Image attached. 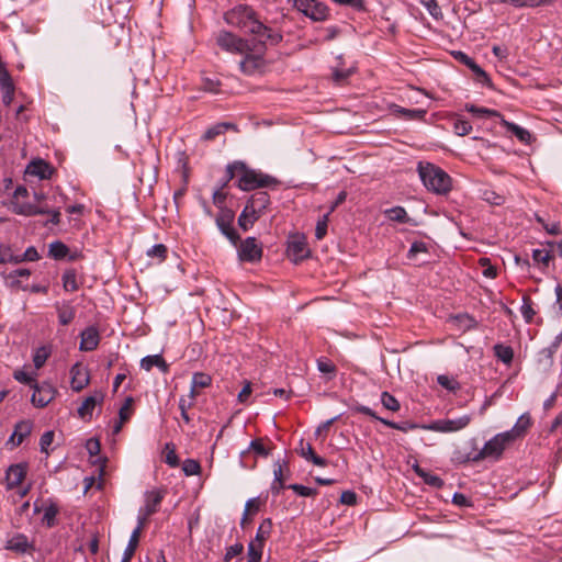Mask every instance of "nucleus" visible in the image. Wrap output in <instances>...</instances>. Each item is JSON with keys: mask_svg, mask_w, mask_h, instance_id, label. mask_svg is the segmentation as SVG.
Listing matches in <instances>:
<instances>
[{"mask_svg": "<svg viewBox=\"0 0 562 562\" xmlns=\"http://www.w3.org/2000/svg\"><path fill=\"white\" fill-rule=\"evenodd\" d=\"M224 20L228 25L250 34L260 49L268 45H278L283 38L279 31L263 24L254 8L247 4H239L228 10L224 14Z\"/></svg>", "mask_w": 562, "mask_h": 562, "instance_id": "1", "label": "nucleus"}, {"mask_svg": "<svg viewBox=\"0 0 562 562\" xmlns=\"http://www.w3.org/2000/svg\"><path fill=\"white\" fill-rule=\"evenodd\" d=\"M227 181L236 179V186L243 191L276 186L278 181L261 171L248 168L243 161H235L226 167Z\"/></svg>", "mask_w": 562, "mask_h": 562, "instance_id": "2", "label": "nucleus"}, {"mask_svg": "<svg viewBox=\"0 0 562 562\" xmlns=\"http://www.w3.org/2000/svg\"><path fill=\"white\" fill-rule=\"evenodd\" d=\"M417 170L423 184L429 191L446 194L451 190V178L441 168L430 162H419Z\"/></svg>", "mask_w": 562, "mask_h": 562, "instance_id": "3", "label": "nucleus"}, {"mask_svg": "<svg viewBox=\"0 0 562 562\" xmlns=\"http://www.w3.org/2000/svg\"><path fill=\"white\" fill-rule=\"evenodd\" d=\"M512 443L513 440L509 438L508 434H506L505 431L499 432L495 435L493 438H491L488 441H486L483 448L476 453H469L464 457L458 456L456 457V460H458L461 463L469 461L479 462L484 459L499 460L505 449L509 447Z\"/></svg>", "mask_w": 562, "mask_h": 562, "instance_id": "4", "label": "nucleus"}, {"mask_svg": "<svg viewBox=\"0 0 562 562\" xmlns=\"http://www.w3.org/2000/svg\"><path fill=\"white\" fill-rule=\"evenodd\" d=\"M288 2L314 22L326 21L329 16L328 7L318 0H288Z\"/></svg>", "mask_w": 562, "mask_h": 562, "instance_id": "5", "label": "nucleus"}, {"mask_svg": "<svg viewBox=\"0 0 562 562\" xmlns=\"http://www.w3.org/2000/svg\"><path fill=\"white\" fill-rule=\"evenodd\" d=\"M166 495L167 488L164 486L153 487L145 492L143 495V528L149 518L160 510Z\"/></svg>", "mask_w": 562, "mask_h": 562, "instance_id": "6", "label": "nucleus"}, {"mask_svg": "<svg viewBox=\"0 0 562 562\" xmlns=\"http://www.w3.org/2000/svg\"><path fill=\"white\" fill-rule=\"evenodd\" d=\"M13 213L23 216L49 215L47 223L58 225L60 222L59 209H50L48 204L33 205L31 203H14Z\"/></svg>", "mask_w": 562, "mask_h": 562, "instance_id": "7", "label": "nucleus"}, {"mask_svg": "<svg viewBox=\"0 0 562 562\" xmlns=\"http://www.w3.org/2000/svg\"><path fill=\"white\" fill-rule=\"evenodd\" d=\"M217 45L233 54H244L251 50L248 40L241 38L231 32L222 31L216 37Z\"/></svg>", "mask_w": 562, "mask_h": 562, "instance_id": "8", "label": "nucleus"}, {"mask_svg": "<svg viewBox=\"0 0 562 562\" xmlns=\"http://www.w3.org/2000/svg\"><path fill=\"white\" fill-rule=\"evenodd\" d=\"M472 420L471 415H462L454 419H438L428 425H423L422 428L437 432H456L464 429Z\"/></svg>", "mask_w": 562, "mask_h": 562, "instance_id": "9", "label": "nucleus"}, {"mask_svg": "<svg viewBox=\"0 0 562 562\" xmlns=\"http://www.w3.org/2000/svg\"><path fill=\"white\" fill-rule=\"evenodd\" d=\"M235 214L232 210L222 209L216 215L215 223L221 233L233 244L237 245L239 235L233 227Z\"/></svg>", "mask_w": 562, "mask_h": 562, "instance_id": "10", "label": "nucleus"}, {"mask_svg": "<svg viewBox=\"0 0 562 562\" xmlns=\"http://www.w3.org/2000/svg\"><path fill=\"white\" fill-rule=\"evenodd\" d=\"M255 48L258 52L257 54H252L251 52L254 49L251 48L250 52L243 54L244 58L239 61L240 70L247 76H251L258 71H261L265 66L262 54L266 50V47L263 49H260L258 47V43L256 42Z\"/></svg>", "mask_w": 562, "mask_h": 562, "instance_id": "11", "label": "nucleus"}, {"mask_svg": "<svg viewBox=\"0 0 562 562\" xmlns=\"http://www.w3.org/2000/svg\"><path fill=\"white\" fill-rule=\"evenodd\" d=\"M352 409L357 413L370 416L371 418L379 420L380 423H382L383 425H385L390 428L397 429L403 432H407L408 430L422 428V426H423V425H418V424H414V423H409V422L395 423V422L385 419L383 417L378 416L373 409H371L370 407H368L366 405H356Z\"/></svg>", "mask_w": 562, "mask_h": 562, "instance_id": "12", "label": "nucleus"}, {"mask_svg": "<svg viewBox=\"0 0 562 562\" xmlns=\"http://www.w3.org/2000/svg\"><path fill=\"white\" fill-rule=\"evenodd\" d=\"M240 261L257 262L262 257V247L255 237H247L237 249Z\"/></svg>", "mask_w": 562, "mask_h": 562, "instance_id": "13", "label": "nucleus"}, {"mask_svg": "<svg viewBox=\"0 0 562 562\" xmlns=\"http://www.w3.org/2000/svg\"><path fill=\"white\" fill-rule=\"evenodd\" d=\"M288 257L295 263L310 256V249L303 236H292L286 248Z\"/></svg>", "mask_w": 562, "mask_h": 562, "instance_id": "14", "label": "nucleus"}, {"mask_svg": "<svg viewBox=\"0 0 562 562\" xmlns=\"http://www.w3.org/2000/svg\"><path fill=\"white\" fill-rule=\"evenodd\" d=\"M34 393L31 397V402L36 407H45L55 397L56 390L49 383H42L41 385L36 382L33 383Z\"/></svg>", "mask_w": 562, "mask_h": 562, "instance_id": "15", "label": "nucleus"}, {"mask_svg": "<svg viewBox=\"0 0 562 562\" xmlns=\"http://www.w3.org/2000/svg\"><path fill=\"white\" fill-rule=\"evenodd\" d=\"M104 400V394L101 391H94L93 394L88 396L78 408V416L87 422L92 418L93 409L101 406Z\"/></svg>", "mask_w": 562, "mask_h": 562, "instance_id": "16", "label": "nucleus"}, {"mask_svg": "<svg viewBox=\"0 0 562 562\" xmlns=\"http://www.w3.org/2000/svg\"><path fill=\"white\" fill-rule=\"evenodd\" d=\"M454 57L456 59H458L461 64L465 65L467 67H469L473 74L475 75V79L477 82L482 83V85H485V86H491V79L488 77V75L485 72V70H483V68H481L475 61L474 59H472L470 56H468L465 53L463 52H456L454 53Z\"/></svg>", "mask_w": 562, "mask_h": 562, "instance_id": "17", "label": "nucleus"}, {"mask_svg": "<svg viewBox=\"0 0 562 562\" xmlns=\"http://www.w3.org/2000/svg\"><path fill=\"white\" fill-rule=\"evenodd\" d=\"M25 173L38 177L40 179H49L54 173V168L45 160L38 158L32 160L26 166Z\"/></svg>", "mask_w": 562, "mask_h": 562, "instance_id": "18", "label": "nucleus"}, {"mask_svg": "<svg viewBox=\"0 0 562 562\" xmlns=\"http://www.w3.org/2000/svg\"><path fill=\"white\" fill-rule=\"evenodd\" d=\"M532 420L528 413L520 415L513 426L512 429L505 431L508 434L509 438L515 442L518 439H521L526 436L528 429L531 427Z\"/></svg>", "mask_w": 562, "mask_h": 562, "instance_id": "19", "label": "nucleus"}, {"mask_svg": "<svg viewBox=\"0 0 562 562\" xmlns=\"http://www.w3.org/2000/svg\"><path fill=\"white\" fill-rule=\"evenodd\" d=\"M71 373V389L75 392L81 391L89 383L88 370L81 364L76 363L70 369Z\"/></svg>", "mask_w": 562, "mask_h": 562, "instance_id": "20", "label": "nucleus"}, {"mask_svg": "<svg viewBox=\"0 0 562 562\" xmlns=\"http://www.w3.org/2000/svg\"><path fill=\"white\" fill-rule=\"evenodd\" d=\"M390 110L394 115L406 121H424L427 114L425 109H406L397 104H392Z\"/></svg>", "mask_w": 562, "mask_h": 562, "instance_id": "21", "label": "nucleus"}, {"mask_svg": "<svg viewBox=\"0 0 562 562\" xmlns=\"http://www.w3.org/2000/svg\"><path fill=\"white\" fill-rule=\"evenodd\" d=\"M26 464L24 463H18L12 464L7 470V484L9 488H13L22 483L26 475Z\"/></svg>", "mask_w": 562, "mask_h": 562, "instance_id": "22", "label": "nucleus"}, {"mask_svg": "<svg viewBox=\"0 0 562 562\" xmlns=\"http://www.w3.org/2000/svg\"><path fill=\"white\" fill-rule=\"evenodd\" d=\"M80 340V350L82 351H92L94 350L100 341L99 331L95 327H88L86 328L81 335Z\"/></svg>", "mask_w": 562, "mask_h": 562, "instance_id": "23", "label": "nucleus"}, {"mask_svg": "<svg viewBox=\"0 0 562 562\" xmlns=\"http://www.w3.org/2000/svg\"><path fill=\"white\" fill-rule=\"evenodd\" d=\"M246 204L251 209L252 213L255 211L259 216H261L270 204V196L267 192L260 191L252 194Z\"/></svg>", "mask_w": 562, "mask_h": 562, "instance_id": "24", "label": "nucleus"}, {"mask_svg": "<svg viewBox=\"0 0 562 562\" xmlns=\"http://www.w3.org/2000/svg\"><path fill=\"white\" fill-rule=\"evenodd\" d=\"M299 454L305 459L306 461L312 462L313 464L317 467H326L327 461L326 459L317 456L311 446V443H304L303 440L300 441V448L297 449Z\"/></svg>", "mask_w": 562, "mask_h": 562, "instance_id": "25", "label": "nucleus"}, {"mask_svg": "<svg viewBox=\"0 0 562 562\" xmlns=\"http://www.w3.org/2000/svg\"><path fill=\"white\" fill-rule=\"evenodd\" d=\"M33 428V423L31 420H21L15 425L14 431L11 435L9 441L14 446H19L22 443L24 438H26Z\"/></svg>", "mask_w": 562, "mask_h": 562, "instance_id": "26", "label": "nucleus"}, {"mask_svg": "<svg viewBox=\"0 0 562 562\" xmlns=\"http://www.w3.org/2000/svg\"><path fill=\"white\" fill-rule=\"evenodd\" d=\"M139 539H140V517L138 518L137 525L132 532V536L130 538L127 547L125 548V551H124L121 562H130L132 560V558L135 554V551L138 547Z\"/></svg>", "mask_w": 562, "mask_h": 562, "instance_id": "27", "label": "nucleus"}, {"mask_svg": "<svg viewBox=\"0 0 562 562\" xmlns=\"http://www.w3.org/2000/svg\"><path fill=\"white\" fill-rule=\"evenodd\" d=\"M212 383V378L204 372H195L191 380L190 398L194 400L199 394V389H205Z\"/></svg>", "mask_w": 562, "mask_h": 562, "instance_id": "28", "label": "nucleus"}, {"mask_svg": "<svg viewBox=\"0 0 562 562\" xmlns=\"http://www.w3.org/2000/svg\"><path fill=\"white\" fill-rule=\"evenodd\" d=\"M502 124L506 130L510 133H513L520 142L525 144H529L531 140V134L528 130L513 123L506 121L504 117H502Z\"/></svg>", "mask_w": 562, "mask_h": 562, "instance_id": "29", "label": "nucleus"}, {"mask_svg": "<svg viewBox=\"0 0 562 562\" xmlns=\"http://www.w3.org/2000/svg\"><path fill=\"white\" fill-rule=\"evenodd\" d=\"M30 548H32V546L27 537L22 533L12 537L7 543V549L18 553H25Z\"/></svg>", "mask_w": 562, "mask_h": 562, "instance_id": "30", "label": "nucleus"}, {"mask_svg": "<svg viewBox=\"0 0 562 562\" xmlns=\"http://www.w3.org/2000/svg\"><path fill=\"white\" fill-rule=\"evenodd\" d=\"M414 472L423 479V481L431 486V487H441L443 485V481L435 474H431L430 472H427L423 468H420L417 463L413 465Z\"/></svg>", "mask_w": 562, "mask_h": 562, "instance_id": "31", "label": "nucleus"}, {"mask_svg": "<svg viewBox=\"0 0 562 562\" xmlns=\"http://www.w3.org/2000/svg\"><path fill=\"white\" fill-rule=\"evenodd\" d=\"M260 216L246 204L238 217V225L243 231H248Z\"/></svg>", "mask_w": 562, "mask_h": 562, "instance_id": "32", "label": "nucleus"}, {"mask_svg": "<svg viewBox=\"0 0 562 562\" xmlns=\"http://www.w3.org/2000/svg\"><path fill=\"white\" fill-rule=\"evenodd\" d=\"M153 367H157L162 373H166L169 366L160 355L143 357V369L149 371Z\"/></svg>", "mask_w": 562, "mask_h": 562, "instance_id": "33", "label": "nucleus"}, {"mask_svg": "<svg viewBox=\"0 0 562 562\" xmlns=\"http://www.w3.org/2000/svg\"><path fill=\"white\" fill-rule=\"evenodd\" d=\"M228 128H235V125L232 123H217V124L209 127L204 132L202 139L203 140H213L217 136L224 134Z\"/></svg>", "mask_w": 562, "mask_h": 562, "instance_id": "34", "label": "nucleus"}, {"mask_svg": "<svg viewBox=\"0 0 562 562\" xmlns=\"http://www.w3.org/2000/svg\"><path fill=\"white\" fill-rule=\"evenodd\" d=\"M465 110L477 117H499L501 120L503 117L502 114L496 110L476 106L474 104H465Z\"/></svg>", "mask_w": 562, "mask_h": 562, "instance_id": "35", "label": "nucleus"}, {"mask_svg": "<svg viewBox=\"0 0 562 562\" xmlns=\"http://www.w3.org/2000/svg\"><path fill=\"white\" fill-rule=\"evenodd\" d=\"M272 530V521L270 518L263 519V521L259 525L256 537L252 540L254 542H258L265 546L266 540L270 537Z\"/></svg>", "mask_w": 562, "mask_h": 562, "instance_id": "36", "label": "nucleus"}, {"mask_svg": "<svg viewBox=\"0 0 562 562\" xmlns=\"http://www.w3.org/2000/svg\"><path fill=\"white\" fill-rule=\"evenodd\" d=\"M167 252L168 249L164 244H156L146 250L147 257L156 263L162 262L167 257Z\"/></svg>", "mask_w": 562, "mask_h": 562, "instance_id": "37", "label": "nucleus"}, {"mask_svg": "<svg viewBox=\"0 0 562 562\" xmlns=\"http://www.w3.org/2000/svg\"><path fill=\"white\" fill-rule=\"evenodd\" d=\"M69 252V248L63 241H53L49 244L48 255L55 260L64 259Z\"/></svg>", "mask_w": 562, "mask_h": 562, "instance_id": "38", "label": "nucleus"}, {"mask_svg": "<svg viewBox=\"0 0 562 562\" xmlns=\"http://www.w3.org/2000/svg\"><path fill=\"white\" fill-rule=\"evenodd\" d=\"M494 353L498 360L506 364H509L514 358L513 349L509 346H505L502 344H497L494 346Z\"/></svg>", "mask_w": 562, "mask_h": 562, "instance_id": "39", "label": "nucleus"}, {"mask_svg": "<svg viewBox=\"0 0 562 562\" xmlns=\"http://www.w3.org/2000/svg\"><path fill=\"white\" fill-rule=\"evenodd\" d=\"M59 323L64 326L70 324L75 318V310L70 305H63L57 307Z\"/></svg>", "mask_w": 562, "mask_h": 562, "instance_id": "40", "label": "nucleus"}, {"mask_svg": "<svg viewBox=\"0 0 562 562\" xmlns=\"http://www.w3.org/2000/svg\"><path fill=\"white\" fill-rule=\"evenodd\" d=\"M385 215L389 220L405 223L408 221L407 212L402 206H394L385 211Z\"/></svg>", "mask_w": 562, "mask_h": 562, "instance_id": "41", "label": "nucleus"}, {"mask_svg": "<svg viewBox=\"0 0 562 562\" xmlns=\"http://www.w3.org/2000/svg\"><path fill=\"white\" fill-rule=\"evenodd\" d=\"M263 544L250 541L248 544L247 562H260Z\"/></svg>", "mask_w": 562, "mask_h": 562, "instance_id": "42", "label": "nucleus"}, {"mask_svg": "<svg viewBox=\"0 0 562 562\" xmlns=\"http://www.w3.org/2000/svg\"><path fill=\"white\" fill-rule=\"evenodd\" d=\"M453 321L458 325L459 329H461L463 331H467V330H470V329L476 327V321L468 314L457 315L453 318Z\"/></svg>", "mask_w": 562, "mask_h": 562, "instance_id": "43", "label": "nucleus"}, {"mask_svg": "<svg viewBox=\"0 0 562 562\" xmlns=\"http://www.w3.org/2000/svg\"><path fill=\"white\" fill-rule=\"evenodd\" d=\"M536 221L542 226V228L550 235H560L562 233L561 225L559 222H547L543 216L536 214Z\"/></svg>", "mask_w": 562, "mask_h": 562, "instance_id": "44", "label": "nucleus"}, {"mask_svg": "<svg viewBox=\"0 0 562 562\" xmlns=\"http://www.w3.org/2000/svg\"><path fill=\"white\" fill-rule=\"evenodd\" d=\"M520 312L526 323L532 322L533 316L536 315V311L532 307L531 299L527 295L522 296V305L520 307Z\"/></svg>", "mask_w": 562, "mask_h": 562, "instance_id": "45", "label": "nucleus"}, {"mask_svg": "<svg viewBox=\"0 0 562 562\" xmlns=\"http://www.w3.org/2000/svg\"><path fill=\"white\" fill-rule=\"evenodd\" d=\"M381 404L391 412H397L401 408L400 402L386 391L381 394Z\"/></svg>", "mask_w": 562, "mask_h": 562, "instance_id": "46", "label": "nucleus"}, {"mask_svg": "<svg viewBox=\"0 0 562 562\" xmlns=\"http://www.w3.org/2000/svg\"><path fill=\"white\" fill-rule=\"evenodd\" d=\"M453 131L458 136H465L471 133L472 125L469 121L459 116L453 123Z\"/></svg>", "mask_w": 562, "mask_h": 562, "instance_id": "47", "label": "nucleus"}, {"mask_svg": "<svg viewBox=\"0 0 562 562\" xmlns=\"http://www.w3.org/2000/svg\"><path fill=\"white\" fill-rule=\"evenodd\" d=\"M49 355H50V351L45 346H42V347L37 348L35 353H34V356H33L34 367L36 369H41L45 364V362L48 359Z\"/></svg>", "mask_w": 562, "mask_h": 562, "instance_id": "48", "label": "nucleus"}, {"mask_svg": "<svg viewBox=\"0 0 562 562\" xmlns=\"http://www.w3.org/2000/svg\"><path fill=\"white\" fill-rule=\"evenodd\" d=\"M63 286L66 291H76L78 289L77 279H76V271L75 270H67L63 274Z\"/></svg>", "mask_w": 562, "mask_h": 562, "instance_id": "49", "label": "nucleus"}, {"mask_svg": "<svg viewBox=\"0 0 562 562\" xmlns=\"http://www.w3.org/2000/svg\"><path fill=\"white\" fill-rule=\"evenodd\" d=\"M58 514V508L56 505L52 504L48 507L45 508L44 515H43V522L47 527H54L56 525V516Z\"/></svg>", "mask_w": 562, "mask_h": 562, "instance_id": "50", "label": "nucleus"}, {"mask_svg": "<svg viewBox=\"0 0 562 562\" xmlns=\"http://www.w3.org/2000/svg\"><path fill=\"white\" fill-rule=\"evenodd\" d=\"M437 382H438V384L440 386L445 387L448 391L456 392L457 390L460 389V384H459V382L456 379L450 378V376L445 375V374L438 375L437 376Z\"/></svg>", "mask_w": 562, "mask_h": 562, "instance_id": "51", "label": "nucleus"}, {"mask_svg": "<svg viewBox=\"0 0 562 562\" xmlns=\"http://www.w3.org/2000/svg\"><path fill=\"white\" fill-rule=\"evenodd\" d=\"M19 263L18 256L13 254V250L10 246H0V263Z\"/></svg>", "mask_w": 562, "mask_h": 562, "instance_id": "52", "label": "nucleus"}, {"mask_svg": "<svg viewBox=\"0 0 562 562\" xmlns=\"http://www.w3.org/2000/svg\"><path fill=\"white\" fill-rule=\"evenodd\" d=\"M1 91H2V101L5 105L11 104L14 97V85L12 81L9 82H2L1 85Z\"/></svg>", "mask_w": 562, "mask_h": 562, "instance_id": "53", "label": "nucleus"}, {"mask_svg": "<svg viewBox=\"0 0 562 562\" xmlns=\"http://www.w3.org/2000/svg\"><path fill=\"white\" fill-rule=\"evenodd\" d=\"M166 456L165 462L171 468H176L179 465V458L176 453V449L171 443H166L165 446Z\"/></svg>", "mask_w": 562, "mask_h": 562, "instance_id": "54", "label": "nucleus"}, {"mask_svg": "<svg viewBox=\"0 0 562 562\" xmlns=\"http://www.w3.org/2000/svg\"><path fill=\"white\" fill-rule=\"evenodd\" d=\"M551 258H552V255H551L550 250H547V249H533L532 250V259L537 263H542L544 266H548Z\"/></svg>", "mask_w": 562, "mask_h": 562, "instance_id": "55", "label": "nucleus"}, {"mask_svg": "<svg viewBox=\"0 0 562 562\" xmlns=\"http://www.w3.org/2000/svg\"><path fill=\"white\" fill-rule=\"evenodd\" d=\"M317 369L324 373V374H330L331 376H334L335 372H336V367L335 364L326 359V358H321L317 360Z\"/></svg>", "mask_w": 562, "mask_h": 562, "instance_id": "56", "label": "nucleus"}, {"mask_svg": "<svg viewBox=\"0 0 562 562\" xmlns=\"http://www.w3.org/2000/svg\"><path fill=\"white\" fill-rule=\"evenodd\" d=\"M483 200L493 205H502L505 203V198L492 190H485L483 192Z\"/></svg>", "mask_w": 562, "mask_h": 562, "instance_id": "57", "label": "nucleus"}, {"mask_svg": "<svg viewBox=\"0 0 562 562\" xmlns=\"http://www.w3.org/2000/svg\"><path fill=\"white\" fill-rule=\"evenodd\" d=\"M133 398L126 397L123 406L119 411V419L123 423L127 422L132 415Z\"/></svg>", "mask_w": 562, "mask_h": 562, "instance_id": "58", "label": "nucleus"}, {"mask_svg": "<svg viewBox=\"0 0 562 562\" xmlns=\"http://www.w3.org/2000/svg\"><path fill=\"white\" fill-rule=\"evenodd\" d=\"M182 470L186 473V475H195L199 474L201 467L198 461L187 459L182 464Z\"/></svg>", "mask_w": 562, "mask_h": 562, "instance_id": "59", "label": "nucleus"}, {"mask_svg": "<svg viewBox=\"0 0 562 562\" xmlns=\"http://www.w3.org/2000/svg\"><path fill=\"white\" fill-rule=\"evenodd\" d=\"M329 213L325 214L321 220H318L315 228V237L321 240L325 237L327 233V223H328Z\"/></svg>", "mask_w": 562, "mask_h": 562, "instance_id": "60", "label": "nucleus"}, {"mask_svg": "<svg viewBox=\"0 0 562 562\" xmlns=\"http://www.w3.org/2000/svg\"><path fill=\"white\" fill-rule=\"evenodd\" d=\"M289 488H291L297 495L303 496V497L314 496L317 493V491L315 488L304 486L301 484H291V485H289Z\"/></svg>", "mask_w": 562, "mask_h": 562, "instance_id": "61", "label": "nucleus"}, {"mask_svg": "<svg viewBox=\"0 0 562 562\" xmlns=\"http://www.w3.org/2000/svg\"><path fill=\"white\" fill-rule=\"evenodd\" d=\"M19 263L23 261H36L40 259V255L35 247L31 246L22 255H16Z\"/></svg>", "mask_w": 562, "mask_h": 562, "instance_id": "62", "label": "nucleus"}, {"mask_svg": "<svg viewBox=\"0 0 562 562\" xmlns=\"http://www.w3.org/2000/svg\"><path fill=\"white\" fill-rule=\"evenodd\" d=\"M419 252H428L427 244L424 241H414L407 252L408 259H414Z\"/></svg>", "mask_w": 562, "mask_h": 562, "instance_id": "63", "label": "nucleus"}, {"mask_svg": "<svg viewBox=\"0 0 562 562\" xmlns=\"http://www.w3.org/2000/svg\"><path fill=\"white\" fill-rule=\"evenodd\" d=\"M221 82L217 79L204 78L202 81V89L207 92L218 93Z\"/></svg>", "mask_w": 562, "mask_h": 562, "instance_id": "64", "label": "nucleus"}]
</instances>
